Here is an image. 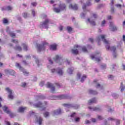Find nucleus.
I'll list each match as a JSON object with an SVG mask.
<instances>
[{"label": "nucleus", "mask_w": 125, "mask_h": 125, "mask_svg": "<svg viewBox=\"0 0 125 125\" xmlns=\"http://www.w3.org/2000/svg\"><path fill=\"white\" fill-rule=\"evenodd\" d=\"M105 36L104 35H100L98 38L97 41L98 42H100L101 40L104 42L106 45V48L107 50H112L113 51V56L114 57H116L117 56V54L115 53V50H116V47L115 46L110 47L109 45V41L106 40L105 39Z\"/></svg>", "instance_id": "1"}, {"label": "nucleus", "mask_w": 125, "mask_h": 125, "mask_svg": "<svg viewBox=\"0 0 125 125\" xmlns=\"http://www.w3.org/2000/svg\"><path fill=\"white\" fill-rule=\"evenodd\" d=\"M74 48L75 49H72L71 51L73 54H78L79 53V50L82 49V51L83 52H87V50H86V48L85 47L83 46L82 48L81 46H79L78 45H75L74 46Z\"/></svg>", "instance_id": "2"}, {"label": "nucleus", "mask_w": 125, "mask_h": 125, "mask_svg": "<svg viewBox=\"0 0 125 125\" xmlns=\"http://www.w3.org/2000/svg\"><path fill=\"white\" fill-rule=\"evenodd\" d=\"M66 10V5L65 4H61L59 5L58 8H54V11L56 12L57 13H59L61 11H62V10Z\"/></svg>", "instance_id": "3"}, {"label": "nucleus", "mask_w": 125, "mask_h": 125, "mask_svg": "<svg viewBox=\"0 0 125 125\" xmlns=\"http://www.w3.org/2000/svg\"><path fill=\"white\" fill-rule=\"evenodd\" d=\"M91 18L90 19H88L87 21L92 25L93 26H95V21H94L95 19L97 18V15L95 14H92L91 15Z\"/></svg>", "instance_id": "4"}, {"label": "nucleus", "mask_w": 125, "mask_h": 125, "mask_svg": "<svg viewBox=\"0 0 125 125\" xmlns=\"http://www.w3.org/2000/svg\"><path fill=\"white\" fill-rule=\"evenodd\" d=\"M47 104V103L46 102H44V104H42L41 102H39L38 104H34V107L35 108H42L41 109L42 111L45 109V106H46V104Z\"/></svg>", "instance_id": "5"}, {"label": "nucleus", "mask_w": 125, "mask_h": 125, "mask_svg": "<svg viewBox=\"0 0 125 125\" xmlns=\"http://www.w3.org/2000/svg\"><path fill=\"white\" fill-rule=\"evenodd\" d=\"M48 22H49L48 19H46L44 21L41 22L40 25V28L42 29V28L48 29Z\"/></svg>", "instance_id": "6"}, {"label": "nucleus", "mask_w": 125, "mask_h": 125, "mask_svg": "<svg viewBox=\"0 0 125 125\" xmlns=\"http://www.w3.org/2000/svg\"><path fill=\"white\" fill-rule=\"evenodd\" d=\"M5 90L9 94L8 95V98H9V99H13L14 96H13V92L12 91V90H11V89L8 87H7L5 88Z\"/></svg>", "instance_id": "7"}, {"label": "nucleus", "mask_w": 125, "mask_h": 125, "mask_svg": "<svg viewBox=\"0 0 125 125\" xmlns=\"http://www.w3.org/2000/svg\"><path fill=\"white\" fill-rule=\"evenodd\" d=\"M2 109H3V111H4L5 113H6V114H8V115H9L11 118H12L13 117V113H12L10 110L8 109L7 106L5 105L4 106L2 107Z\"/></svg>", "instance_id": "8"}, {"label": "nucleus", "mask_w": 125, "mask_h": 125, "mask_svg": "<svg viewBox=\"0 0 125 125\" xmlns=\"http://www.w3.org/2000/svg\"><path fill=\"white\" fill-rule=\"evenodd\" d=\"M47 45L46 43H44L42 45H41L40 44L37 45V48L38 51H42V50H44L45 49V47Z\"/></svg>", "instance_id": "9"}, {"label": "nucleus", "mask_w": 125, "mask_h": 125, "mask_svg": "<svg viewBox=\"0 0 125 125\" xmlns=\"http://www.w3.org/2000/svg\"><path fill=\"white\" fill-rule=\"evenodd\" d=\"M16 66L17 67V68H19L20 70H22V72L24 75V76H28L29 75V72L26 71V70L23 69L22 67H21V66H20V64L18 63H17L16 64Z\"/></svg>", "instance_id": "10"}, {"label": "nucleus", "mask_w": 125, "mask_h": 125, "mask_svg": "<svg viewBox=\"0 0 125 125\" xmlns=\"http://www.w3.org/2000/svg\"><path fill=\"white\" fill-rule=\"evenodd\" d=\"M46 87L48 88H50L52 93H54V90L55 88H54V86H53V85L51 84V83H47L46 84Z\"/></svg>", "instance_id": "11"}, {"label": "nucleus", "mask_w": 125, "mask_h": 125, "mask_svg": "<svg viewBox=\"0 0 125 125\" xmlns=\"http://www.w3.org/2000/svg\"><path fill=\"white\" fill-rule=\"evenodd\" d=\"M54 59L56 62H62V61H63V60H62V58L58 55H56V57H55V59Z\"/></svg>", "instance_id": "12"}, {"label": "nucleus", "mask_w": 125, "mask_h": 125, "mask_svg": "<svg viewBox=\"0 0 125 125\" xmlns=\"http://www.w3.org/2000/svg\"><path fill=\"white\" fill-rule=\"evenodd\" d=\"M6 31L7 33H9L10 37L12 38H15V33L13 32H9V27H7L6 28Z\"/></svg>", "instance_id": "13"}, {"label": "nucleus", "mask_w": 125, "mask_h": 125, "mask_svg": "<svg viewBox=\"0 0 125 125\" xmlns=\"http://www.w3.org/2000/svg\"><path fill=\"white\" fill-rule=\"evenodd\" d=\"M96 102H97V100H96V99L93 98V99H92L91 100H90L88 101V104L89 105H91V104H93L94 103H96Z\"/></svg>", "instance_id": "14"}, {"label": "nucleus", "mask_w": 125, "mask_h": 125, "mask_svg": "<svg viewBox=\"0 0 125 125\" xmlns=\"http://www.w3.org/2000/svg\"><path fill=\"white\" fill-rule=\"evenodd\" d=\"M60 114H61V109H59L56 111L55 110L53 112V116H55V115H60Z\"/></svg>", "instance_id": "15"}, {"label": "nucleus", "mask_w": 125, "mask_h": 125, "mask_svg": "<svg viewBox=\"0 0 125 125\" xmlns=\"http://www.w3.org/2000/svg\"><path fill=\"white\" fill-rule=\"evenodd\" d=\"M69 8L71 9H73L74 10H77V9H78V6L77 5V4H74V5L70 4Z\"/></svg>", "instance_id": "16"}, {"label": "nucleus", "mask_w": 125, "mask_h": 125, "mask_svg": "<svg viewBox=\"0 0 125 125\" xmlns=\"http://www.w3.org/2000/svg\"><path fill=\"white\" fill-rule=\"evenodd\" d=\"M56 47H57V45L56 44H53L50 45V49L51 50H56Z\"/></svg>", "instance_id": "17"}, {"label": "nucleus", "mask_w": 125, "mask_h": 125, "mask_svg": "<svg viewBox=\"0 0 125 125\" xmlns=\"http://www.w3.org/2000/svg\"><path fill=\"white\" fill-rule=\"evenodd\" d=\"M37 123L39 124V125H42V118L41 117H38L36 118Z\"/></svg>", "instance_id": "18"}, {"label": "nucleus", "mask_w": 125, "mask_h": 125, "mask_svg": "<svg viewBox=\"0 0 125 125\" xmlns=\"http://www.w3.org/2000/svg\"><path fill=\"white\" fill-rule=\"evenodd\" d=\"M27 109L26 107H20L18 109L19 113H23L24 111Z\"/></svg>", "instance_id": "19"}, {"label": "nucleus", "mask_w": 125, "mask_h": 125, "mask_svg": "<svg viewBox=\"0 0 125 125\" xmlns=\"http://www.w3.org/2000/svg\"><path fill=\"white\" fill-rule=\"evenodd\" d=\"M56 72L60 76H62L63 75V71H62V69L60 68H58Z\"/></svg>", "instance_id": "20"}, {"label": "nucleus", "mask_w": 125, "mask_h": 125, "mask_svg": "<svg viewBox=\"0 0 125 125\" xmlns=\"http://www.w3.org/2000/svg\"><path fill=\"white\" fill-rule=\"evenodd\" d=\"M22 46L23 47V50H24V51H27V50H28V47L27 44H26L25 43H23L22 44Z\"/></svg>", "instance_id": "21"}, {"label": "nucleus", "mask_w": 125, "mask_h": 125, "mask_svg": "<svg viewBox=\"0 0 125 125\" xmlns=\"http://www.w3.org/2000/svg\"><path fill=\"white\" fill-rule=\"evenodd\" d=\"M89 93H90V94H97V91H93V90H89Z\"/></svg>", "instance_id": "22"}, {"label": "nucleus", "mask_w": 125, "mask_h": 125, "mask_svg": "<svg viewBox=\"0 0 125 125\" xmlns=\"http://www.w3.org/2000/svg\"><path fill=\"white\" fill-rule=\"evenodd\" d=\"M110 27L111 28L112 31H116L117 30V28L116 27H114V25H113V23H110Z\"/></svg>", "instance_id": "23"}, {"label": "nucleus", "mask_w": 125, "mask_h": 125, "mask_svg": "<svg viewBox=\"0 0 125 125\" xmlns=\"http://www.w3.org/2000/svg\"><path fill=\"white\" fill-rule=\"evenodd\" d=\"M15 49L16 50H18L19 51H21V50H22V48H21V46H18V45H17V46L15 47Z\"/></svg>", "instance_id": "24"}, {"label": "nucleus", "mask_w": 125, "mask_h": 125, "mask_svg": "<svg viewBox=\"0 0 125 125\" xmlns=\"http://www.w3.org/2000/svg\"><path fill=\"white\" fill-rule=\"evenodd\" d=\"M90 110H91L92 111H98L99 110V107H95V108H92L91 107H88Z\"/></svg>", "instance_id": "25"}, {"label": "nucleus", "mask_w": 125, "mask_h": 125, "mask_svg": "<svg viewBox=\"0 0 125 125\" xmlns=\"http://www.w3.org/2000/svg\"><path fill=\"white\" fill-rule=\"evenodd\" d=\"M73 70H74V69L73 68H69L67 70V73H68V74H70L71 75V74H73Z\"/></svg>", "instance_id": "26"}, {"label": "nucleus", "mask_w": 125, "mask_h": 125, "mask_svg": "<svg viewBox=\"0 0 125 125\" xmlns=\"http://www.w3.org/2000/svg\"><path fill=\"white\" fill-rule=\"evenodd\" d=\"M86 79V76L85 75H83L82 78H81V82L82 83H83V81H84Z\"/></svg>", "instance_id": "27"}, {"label": "nucleus", "mask_w": 125, "mask_h": 125, "mask_svg": "<svg viewBox=\"0 0 125 125\" xmlns=\"http://www.w3.org/2000/svg\"><path fill=\"white\" fill-rule=\"evenodd\" d=\"M64 106L65 107V109H67L68 108H71V107H72V104H65Z\"/></svg>", "instance_id": "28"}, {"label": "nucleus", "mask_w": 125, "mask_h": 125, "mask_svg": "<svg viewBox=\"0 0 125 125\" xmlns=\"http://www.w3.org/2000/svg\"><path fill=\"white\" fill-rule=\"evenodd\" d=\"M67 30L69 33H71V31L73 30V28L70 26L67 27Z\"/></svg>", "instance_id": "29"}, {"label": "nucleus", "mask_w": 125, "mask_h": 125, "mask_svg": "<svg viewBox=\"0 0 125 125\" xmlns=\"http://www.w3.org/2000/svg\"><path fill=\"white\" fill-rule=\"evenodd\" d=\"M37 98L38 99H44V98H45V97H44V96L40 95V96H38Z\"/></svg>", "instance_id": "30"}, {"label": "nucleus", "mask_w": 125, "mask_h": 125, "mask_svg": "<svg viewBox=\"0 0 125 125\" xmlns=\"http://www.w3.org/2000/svg\"><path fill=\"white\" fill-rule=\"evenodd\" d=\"M23 16L24 18H27V17H29V15L27 13H24L23 14Z\"/></svg>", "instance_id": "31"}, {"label": "nucleus", "mask_w": 125, "mask_h": 125, "mask_svg": "<svg viewBox=\"0 0 125 125\" xmlns=\"http://www.w3.org/2000/svg\"><path fill=\"white\" fill-rule=\"evenodd\" d=\"M85 7H86V6L84 4L83 6V12H84V13H85L86 11H87V10L85 9Z\"/></svg>", "instance_id": "32"}, {"label": "nucleus", "mask_w": 125, "mask_h": 125, "mask_svg": "<svg viewBox=\"0 0 125 125\" xmlns=\"http://www.w3.org/2000/svg\"><path fill=\"white\" fill-rule=\"evenodd\" d=\"M105 24H106V21L104 20L102 21L101 26H102V27H104V26H105Z\"/></svg>", "instance_id": "33"}, {"label": "nucleus", "mask_w": 125, "mask_h": 125, "mask_svg": "<svg viewBox=\"0 0 125 125\" xmlns=\"http://www.w3.org/2000/svg\"><path fill=\"white\" fill-rule=\"evenodd\" d=\"M3 24H7V23H8V21L6 19H4L3 20Z\"/></svg>", "instance_id": "34"}, {"label": "nucleus", "mask_w": 125, "mask_h": 125, "mask_svg": "<svg viewBox=\"0 0 125 125\" xmlns=\"http://www.w3.org/2000/svg\"><path fill=\"white\" fill-rule=\"evenodd\" d=\"M102 60V58H95V60L97 61V62H99V61H101Z\"/></svg>", "instance_id": "35"}, {"label": "nucleus", "mask_w": 125, "mask_h": 125, "mask_svg": "<svg viewBox=\"0 0 125 125\" xmlns=\"http://www.w3.org/2000/svg\"><path fill=\"white\" fill-rule=\"evenodd\" d=\"M66 98V96L64 95H62L60 96V99H65Z\"/></svg>", "instance_id": "36"}, {"label": "nucleus", "mask_w": 125, "mask_h": 125, "mask_svg": "<svg viewBox=\"0 0 125 125\" xmlns=\"http://www.w3.org/2000/svg\"><path fill=\"white\" fill-rule=\"evenodd\" d=\"M12 42H13L14 43H18V40H12Z\"/></svg>", "instance_id": "37"}, {"label": "nucleus", "mask_w": 125, "mask_h": 125, "mask_svg": "<svg viewBox=\"0 0 125 125\" xmlns=\"http://www.w3.org/2000/svg\"><path fill=\"white\" fill-rule=\"evenodd\" d=\"M48 116H49V113L48 112H45L44 114V117H45V118H46V117H48Z\"/></svg>", "instance_id": "38"}, {"label": "nucleus", "mask_w": 125, "mask_h": 125, "mask_svg": "<svg viewBox=\"0 0 125 125\" xmlns=\"http://www.w3.org/2000/svg\"><path fill=\"white\" fill-rule=\"evenodd\" d=\"M26 85H27V83H21V86L22 87H25L26 86Z\"/></svg>", "instance_id": "39"}, {"label": "nucleus", "mask_w": 125, "mask_h": 125, "mask_svg": "<svg viewBox=\"0 0 125 125\" xmlns=\"http://www.w3.org/2000/svg\"><path fill=\"white\" fill-rule=\"evenodd\" d=\"M12 9V8L10 6H8L6 8V10L8 11L11 10Z\"/></svg>", "instance_id": "40"}, {"label": "nucleus", "mask_w": 125, "mask_h": 125, "mask_svg": "<svg viewBox=\"0 0 125 125\" xmlns=\"http://www.w3.org/2000/svg\"><path fill=\"white\" fill-rule=\"evenodd\" d=\"M122 86L121 87V91L123 92V90H125V87H123V83H121Z\"/></svg>", "instance_id": "41"}, {"label": "nucleus", "mask_w": 125, "mask_h": 125, "mask_svg": "<svg viewBox=\"0 0 125 125\" xmlns=\"http://www.w3.org/2000/svg\"><path fill=\"white\" fill-rule=\"evenodd\" d=\"M48 60L50 64H53V62H52V61H51V59L50 58H48Z\"/></svg>", "instance_id": "42"}, {"label": "nucleus", "mask_w": 125, "mask_h": 125, "mask_svg": "<svg viewBox=\"0 0 125 125\" xmlns=\"http://www.w3.org/2000/svg\"><path fill=\"white\" fill-rule=\"evenodd\" d=\"M44 84V82H41L40 83V86H43Z\"/></svg>", "instance_id": "43"}, {"label": "nucleus", "mask_w": 125, "mask_h": 125, "mask_svg": "<svg viewBox=\"0 0 125 125\" xmlns=\"http://www.w3.org/2000/svg\"><path fill=\"white\" fill-rule=\"evenodd\" d=\"M113 78H114V76H113V75L108 76V79H110V80H112Z\"/></svg>", "instance_id": "44"}, {"label": "nucleus", "mask_w": 125, "mask_h": 125, "mask_svg": "<svg viewBox=\"0 0 125 125\" xmlns=\"http://www.w3.org/2000/svg\"><path fill=\"white\" fill-rule=\"evenodd\" d=\"M75 122L78 123V122H80V118H75Z\"/></svg>", "instance_id": "45"}, {"label": "nucleus", "mask_w": 125, "mask_h": 125, "mask_svg": "<svg viewBox=\"0 0 125 125\" xmlns=\"http://www.w3.org/2000/svg\"><path fill=\"white\" fill-rule=\"evenodd\" d=\"M32 5H33V6H36V5H37V3L35 2H32L31 3Z\"/></svg>", "instance_id": "46"}, {"label": "nucleus", "mask_w": 125, "mask_h": 125, "mask_svg": "<svg viewBox=\"0 0 125 125\" xmlns=\"http://www.w3.org/2000/svg\"><path fill=\"white\" fill-rule=\"evenodd\" d=\"M32 14L33 16H35V14H36V12H35V11L34 10H33L32 11Z\"/></svg>", "instance_id": "47"}, {"label": "nucleus", "mask_w": 125, "mask_h": 125, "mask_svg": "<svg viewBox=\"0 0 125 125\" xmlns=\"http://www.w3.org/2000/svg\"><path fill=\"white\" fill-rule=\"evenodd\" d=\"M102 68L103 69H105V68H106V64L102 65Z\"/></svg>", "instance_id": "48"}, {"label": "nucleus", "mask_w": 125, "mask_h": 125, "mask_svg": "<svg viewBox=\"0 0 125 125\" xmlns=\"http://www.w3.org/2000/svg\"><path fill=\"white\" fill-rule=\"evenodd\" d=\"M76 116V113H73L71 115V118L75 117Z\"/></svg>", "instance_id": "49"}, {"label": "nucleus", "mask_w": 125, "mask_h": 125, "mask_svg": "<svg viewBox=\"0 0 125 125\" xmlns=\"http://www.w3.org/2000/svg\"><path fill=\"white\" fill-rule=\"evenodd\" d=\"M107 19H108V20H110V19H112V16H108L107 17Z\"/></svg>", "instance_id": "50"}, {"label": "nucleus", "mask_w": 125, "mask_h": 125, "mask_svg": "<svg viewBox=\"0 0 125 125\" xmlns=\"http://www.w3.org/2000/svg\"><path fill=\"white\" fill-rule=\"evenodd\" d=\"M77 77H78V78L79 79H80V78H81V73H78L77 74Z\"/></svg>", "instance_id": "51"}, {"label": "nucleus", "mask_w": 125, "mask_h": 125, "mask_svg": "<svg viewBox=\"0 0 125 125\" xmlns=\"http://www.w3.org/2000/svg\"><path fill=\"white\" fill-rule=\"evenodd\" d=\"M92 122H93V123H95V122H96V119L94 118H92Z\"/></svg>", "instance_id": "52"}, {"label": "nucleus", "mask_w": 125, "mask_h": 125, "mask_svg": "<svg viewBox=\"0 0 125 125\" xmlns=\"http://www.w3.org/2000/svg\"><path fill=\"white\" fill-rule=\"evenodd\" d=\"M116 125H120V120H117L116 121Z\"/></svg>", "instance_id": "53"}, {"label": "nucleus", "mask_w": 125, "mask_h": 125, "mask_svg": "<svg viewBox=\"0 0 125 125\" xmlns=\"http://www.w3.org/2000/svg\"><path fill=\"white\" fill-rule=\"evenodd\" d=\"M98 118L99 119V120H102L103 119L102 116H98Z\"/></svg>", "instance_id": "54"}, {"label": "nucleus", "mask_w": 125, "mask_h": 125, "mask_svg": "<svg viewBox=\"0 0 125 125\" xmlns=\"http://www.w3.org/2000/svg\"><path fill=\"white\" fill-rule=\"evenodd\" d=\"M96 87L97 88H99V87H101V86H100V84H97V86H96Z\"/></svg>", "instance_id": "55"}, {"label": "nucleus", "mask_w": 125, "mask_h": 125, "mask_svg": "<svg viewBox=\"0 0 125 125\" xmlns=\"http://www.w3.org/2000/svg\"><path fill=\"white\" fill-rule=\"evenodd\" d=\"M59 29L60 31H62L63 30V26H60Z\"/></svg>", "instance_id": "56"}, {"label": "nucleus", "mask_w": 125, "mask_h": 125, "mask_svg": "<svg viewBox=\"0 0 125 125\" xmlns=\"http://www.w3.org/2000/svg\"><path fill=\"white\" fill-rule=\"evenodd\" d=\"M89 41H90L91 42H93V39H92V38H90L89 39Z\"/></svg>", "instance_id": "57"}, {"label": "nucleus", "mask_w": 125, "mask_h": 125, "mask_svg": "<svg viewBox=\"0 0 125 125\" xmlns=\"http://www.w3.org/2000/svg\"><path fill=\"white\" fill-rule=\"evenodd\" d=\"M52 73H55V72H56V70L55 69H53L51 70Z\"/></svg>", "instance_id": "58"}, {"label": "nucleus", "mask_w": 125, "mask_h": 125, "mask_svg": "<svg viewBox=\"0 0 125 125\" xmlns=\"http://www.w3.org/2000/svg\"><path fill=\"white\" fill-rule=\"evenodd\" d=\"M84 15H85V14L82 13L81 14V17H83L84 16Z\"/></svg>", "instance_id": "59"}, {"label": "nucleus", "mask_w": 125, "mask_h": 125, "mask_svg": "<svg viewBox=\"0 0 125 125\" xmlns=\"http://www.w3.org/2000/svg\"><path fill=\"white\" fill-rule=\"evenodd\" d=\"M116 6H117V7H121L122 5H121V4H117V5H116Z\"/></svg>", "instance_id": "60"}, {"label": "nucleus", "mask_w": 125, "mask_h": 125, "mask_svg": "<svg viewBox=\"0 0 125 125\" xmlns=\"http://www.w3.org/2000/svg\"><path fill=\"white\" fill-rule=\"evenodd\" d=\"M6 125H10V123L8 122H6Z\"/></svg>", "instance_id": "61"}, {"label": "nucleus", "mask_w": 125, "mask_h": 125, "mask_svg": "<svg viewBox=\"0 0 125 125\" xmlns=\"http://www.w3.org/2000/svg\"><path fill=\"white\" fill-rule=\"evenodd\" d=\"M123 40L125 41V35L123 36Z\"/></svg>", "instance_id": "62"}, {"label": "nucleus", "mask_w": 125, "mask_h": 125, "mask_svg": "<svg viewBox=\"0 0 125 125\" xmlns=\"http://www.w3.org/2000/svg\"><path fill=\"white\" fill-rule=\"evenodd\" d=\"M89 123H90V122H89V121H88V120H86V121H85V124H89Z\"/></svg>", "instance_id": "63"}, {"label": "nucleus", "mask_w": 125, "mask_h": 125, "mask_svg": "<svg viewBox=\"0 0 125 125\" xmlns=\"http://www.w3.org/2000/svg\"><path fill=\"white\" fill-rule=\"evenodd\" d=\"M111 12H114V8L112 7L111 9Z\"/></svg>", "instance_id": "64"}]
</instances>
